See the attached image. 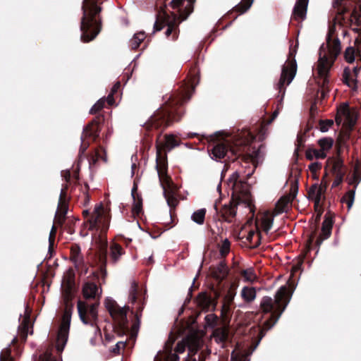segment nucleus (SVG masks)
<instances>
[{
    "instance_id": "nucleus-1",
    "label": "nucleus",
    "mask_w": 361,
    "mask_h": 361,
    "mask_svg": "<svg viewBox=\"0 0 361 361\" xmlns=\"http://www.w3.org/2000/svg\"><path fill=\"white\" fill-rule=\"evenodd\" d=\"M98 0H84L82 6V17L81 18V40L88 42L94 39L101 30L100 22L94 16L102 11V8L97 6Z\"/></svg>"
},
{
    "instance_id": "nucleus-2",
    "label": "nucleus",
    "mask_w": 361,
    "mask_h": 361,
    "mask_svg": "<svg viewBox=\"0 0 361 361\" xmlns=\"http://www.w3.org/2000/svg\"><path fill=\"white\" fill-rule=\"evenodd\" d=\"M293 291L288 290L286 286H282L276 293L274 299L269 296H264L262 298L260 307L262 311L265 313L272 312L270 319L274 320L271 324H269V321L265 322L267 326V330L271 329L279 319L282 313L284 312L287 305H288Z\"/></svg>"
},
{
    "instance_id": "nucleus-3",
    "label": "nucleus",
    "mask_w": 361,
    "mask_h": 361,
    "mask_svg": "<svg viewBox=\"0 0 361 361\" xmlns=\"http://www.w3.org/2000/svg\"><path fill=\"white\" fill-rule=\"evenodd\" d=\"M340 52L341 42L338 38H335L331 40L329 37L326 44H323L320 47L317 71L319 75L324 78V83L328 82L326 76L334 59Z\"/></svg>"
},
{
    "instance_id": "nucleus-4",
    "label": "nucleus",
    "mask_w": 361,
    "mask_h": 361,
    "mask_svg": "<svg viewBox=\"0 0 361 361\" xmlns=\"http://www.w3.org/2000/svg\"><path fill=\"white\" fill-rule=\"evenodd\" d=\"M98 303L89 305L80 300L78 302L77 305L80 320L84 324H89L92 328L95 338L102 336L101 330L97 324L98 319Z\"/></svg>"
},
{
    "instance_id": "nucleus-5",
    "label": "nucleus",
    "mask_w": 361,
    "mask_h": 361,
    "mask_svg": "<svg viewBox=\"0 0 361 361\" xmlns=\"http://www.w3.org/2000/svg\"><path fill=\"white\" fill-rule=\"evenodd\" d=\"M105 307L110 315L118 322L122 328H125L127 323V312L129 307L119 305L113 298H107L105 300Z\"/></svg>"
},
{
    "instance_id": "nucleus-6",
    "label": "nucleus",
    "mask_w": 361,
    "mask_h": 361,
    "mask_svg": "<svg viewBox=\"0 0 361 361\" xmlns=\"http://www.w3.org/2000/svg\"><path fill=\"white\" fill-rule=\"evenodd\" d=\"M109 219L106 214L102 204L94 207L93 214L89 220V230H99L104 231L108 228Z\"/></svg>"
},
{
    "instance_id": "nucleus-7",
    "label": "nucleus",
    "mask_w": 361,
    "mask_h": 361,
    "mask_svg": "<svg viewBox=\"0 0 361 361\" xmlns=\"http://www.w3.org/2000/svg\"><path fill=\"white\" fill-rule=\"evenodd\" d=\"M71 321V313L68 310H66L63 315L61 326L59 330L56 349L59 352L63 350L68 338V332Z\"/></svg>"
},
{
    "instance_id": "nucleus-8",
    "label": "nucleus",
    "mask_w": 361,
    "mask_h": 361,
    "mask_svg": "<svg viewBox=\"0 0 361 361\" xmlns=\"http://www.w3.org/2000/svg\"><path fill=\"white\" fill-rule=\"evenodd\" d=\"M297 72V63L295 60L287 62L282 68L281 75L278 83V88L281 90L285 83L289 85L294 79Z\"/></svg>"
},
{
    "instance_id": "nucleus-9",
    "label": "nucleus",
    "mask_w": 361,
    "mask_h": 361,
    "mask_svg": "<svg viewBox=\"0 0 361 361\" xmlns=\"http://www.w3.org/2000/svg\"><path fill=\"white\" fill-rule=\"evenodd\" d=\"M171 112L168 110L159 111L154 115L152 116L149 120L150 123L158 128L161 124L169 125V118L170 117Z\"/></svg>"
},
{
    "instance_id": "nucleus-10",
    "label": "nucleus",
    "mask_w": 361,
    "mask_h": 361,
    "mask_svg": "<svg viewBox=\"0 0 361 361\" xmlns=\"http://www.w3.org/2000/svg\"><path fill=\"white\" fill-rule=\"evenodd\" d=\"M194 2H195V0H188V4L185 8L186 10L188 11V13L185 16H183V13H180L179 15V16H178L176 14H173V21L168 23V24H167L168 27L165 32V35L166 37H169L171 34V32L173 30V27L176 26V19H180V21H183L187 18L188 16L192 11V5Z\"/></svg>"
},
{
    "instance_id": "nucleus-11",
    "label": "nucleus",
    "mask_w": 361,
    "mask_h": 361,
    "mask_svg": "<svg viewBox=\"0 0 361 361\" xmlns=\"http://www.w3.org/2000/svg\"><path fill=\"white\" fill-rule=\"evenodd\" d=\"M309 0H298L293 8V16L296 19L304 20L306 18Z\"/></svg>"
},
{
    "instance_id": "nucleus-12",
    "label": "nucleus",
    "mask_w": 361,
    "mask_h": 361,
    "mask_svg": "<svg viewBox=\"0 0 361 361\" xmlns=\"http://www.w3.org/2000/svg\"><path fill=\"white\" fill-rule=\"evenodd\" d=\"M228 152L227 146L224 143H218L211 150V158L216 161L223 159Z\"/></svg>"
},
{
    "instance_id": "nucleus-13",
    "label": "nucleus",
    "mask_w": 361,
    "mask_h": 361,
    "mask_svg": "<svg viewBox=\"0 0 361 361\" xmlns=\"http://www.w3.org/2000/svg\"><path fill=\"white\" fill-rule=\"evenodd\" d=\"M98 293L97 286L92 282L85 283L82 286V294L85 299L95 298Z\"/></svg>"
},
{
    "instance_id": "nucleus-14",
    "label": "nucleus",
    "mask_w": 361,
    "mask_h": 361,
    "mask_svg": "<svg viewBox=\"0 0 361 361\" xmlns=\"http://www.w3.org/2000/svg\"><path fill=\"white\" fill-rule=\"evenodd\" d=\"M99 128L97 123L92 121L86 128H83L82 136H83L85 139L92 137L93 140H95L99 136Z\"/></svg>"
},
{
    "instance_id": "nucleus-15",
    "label": "nucleus",
    "mask_w": 361,
    "mask_h": 361,
    "mask_svg": "<svg viewBox=\"0 0 361 361\" xmlns=\"http://www.w3.org/2000/svg\"><path fill=\"white\" fill-rule=\"evenodd\" d=\"M290 195L282 196L276 203L275 215H279L281 213L286 212L288 204L292 202Z\"/></svg>"
},
{
    "instance_id": "nucleus-16",
    "label": "nucleus",
    "mask_w": 361,
    "mask_h": 361,
    "mask_svg": "<svg viewBox=\"0 0 361 361\" xmlns=\"http://www.w3.org/2000/svg\"><path fill=\"white\" fill-rule=\"evenodd\" d=\"M228 273V267L224 262H220L212 271L213 276L219 281L223 280L226 277Z\"/></svg>"
},
{
    "instance_id": "nucleus-17",
    "label": "nucleus",
    "mask_w": 361,
    "mask_h": 361,
    "mask_svg": "<svg viewBox=\"0 0 361 361\" xmlns=\"http://www.w3.org/2000/svg\"><path fill=\"white\" fill-rule=\"evenodd\" d=\"M332 228V221L330 219H326L323 223L322 226V238H319L317 240V244L320 245L323 240L329 238L331 233Z\"/></svg>"
},
{
    "instance_id": "nucleus-18",
    "label": "nucleus",
    "mask_w": 361,
    "mask_h": 361,
    "mask_svg": "<svg viewBox=\"0 0 361 361\" xmlns=\"http://www.w3.org/2000/svg\"><path fill=\"white\" fill-rule=\"evenodd\" d=\"M186 345L191 353H195L202 345V340L197 336H189L186 338Z\"/></svg>"
},
{
    "instance_id": "nucleus-19",
    "label": "nucleus",
    "mask_w": 361,
    "mask_h": 361,
    "mask_svg": "<svg viewBox=\"0 0 361 361\" xmlns=\"http://www.w3.org/2000/svg\"><path fill=\"white\" fill-rule=\"evenodd\" d=\"M67 206L64 197L63 190L61 189L60 196H59V202L58 205V210L56 212V216L58 218L59 221H61V219L63 218L64 216L67 213Z\"/></svg>"
},
{
    "instance_id": "nucleus-20",
    "label": "nucleus",
    "mask_w": 361,
    "mask_h": 361,
    "mask_svg": "<svg viewBox=\"0 0 361 361\" xmlns=\"http://www.w3.org/2000/svg\"><path fill=\"white\" fill-rule=\"evenodd\" d=\"M240 295L244 301L251 302L256 298V290L253 287L244 286L241 290Z\"/></svg>"
},
{
    "instance_id": "nucleus-21",
    "label": "nucleus",
    "mask_w": 361,
    "mask_h": 361,
    "mask_svg": "<svg viewBox=\"0 0 361 361\" xmlns=\"http://www.w3.org/2000/svg\"><path fill=\"white\" fill-rule=\"evenodd\" d=\"M323 188L322 186H319L317 183L313 184L308 189L307 195L309 200H317L322 199V195L323 193Z\"/></svg>"
},
{
    "instance_id": "nucleus-22",
    "label": "nucleus",
    "mask_w": 361,
    "mask_h": 361,
    "mask_svg": "<svg viewBox=\"0 0 361 361\" xmlns=\"http://www.w3.org/2000/svg\"><path fill=\"white\" fill-rule=\"evenodd\" d=\"M110 257L114 263H116L123 254V248L117 243L110 245Z\"/></svg>"
},
{
    "instance_id": "nucleus-23",
    "label": "nucleus",
    "mask_w": 361,
    "mask_h": 361,
    "mask_svg": "<svg viewBox=\"0 0 361 361\" xmlns=\"http://www.w3.org/2000/svg\"><path fill=\"white\" fill-rule=\"evenodd\" d=\"M275 213L273 216H270L269 212H266L262 218V228L266 233H268L272 228Z\"/></svg>"
},
{
    "instance_id": "nucleus-24",
    "label": "nucleus",
    "mask_w": 361,
    "mask_h": 361,
    "mask_svg": "<svg viewBox=\"0 0 361 361\" xmlns=\"http://www.w3.org/2000/svg\"><path fill=\"white\" fill-rule=\"evenodd\" d=\"M305 157L308 160L324 159L326 157V153L320 149L309 148L305 152Z\"/></svg>"
},
{
    "instance_id": "nucleus-25",
    "label": "nucleus",
    "mask_w": 361,
    "mask_h": 361,
    "mask_svg": "<svg viewBox=\"0 0 361 361\" xmlns=\"http://www.w3.org/2000/svg\"><path fill=\"white\" fill-rule=\"evenodd\" d=\"M265 154V147L262 145L257 149H254L251 154L252 161L255 163L262 162Z\"/></svg>"
},
{
    "instance_id": "nucleus-26",
    "label": "nucleus",
    "mask_w": 361,
    "mask_h": 361,
    "mask_svg": "<svg viewBox=\"0 0 361 361\" xmlns=\"http://www.w3.org/2000/svg\"><path fill=\"white\" fill-rule=\"evenodd\" d=\"M317 142L320 147L319 149L326 153L333 147L334 140L331 137H326L319 139Z\"/></svg>"
},
{
    "instance_id": "nucleus-27",
    "label": "nucleus",
    "mask_w": 361,
    "mask_h": 361,
    "mask_svg": "<svg viewBox=\"0 0 361 361\" xmlns=\"http://www.w3.org/2000/svg\"><path fill=\"white\" fill-rule=\"evenodd\" d=\"M205 214V209H200L192 214L191 219L197 224L202 225L204 221Z\"/></svg>"
},
{
    "instance_id": "nucleus-28",
    "label": "nucleus",
    "mask_w": 361,
    "mask_h": 361,
    "mask_svg": "<svg viewBox=\"0 0 361 361\" xmlns=\"http://www.w3.org/2000/svg\"><path fill=\"white\" fill-rule=\"evenodd\" d=\"M228 333L226 329H218L213 334L214 341L219 344H223L227 339Z\"/></svg>"
},
{
    "instance_id": "nucleus-29",
    "label": "nucleus",
    "mask_w": 361,
    "mask_h": 361,
    "mask_svg": "<svg viewBox=\"0 0 361 361\" xmlns=\"http://www.w3.org/2000/svg\"><path fill=\"white\" fill-rule=\"evenodd\" d=\"M145 39V33L144 32H139L135 33L134 36L130 39V46L132 49H136L139 47L140 44Z\"/></svg>"
},
{
    "instance_id": "nucleus-30",
    "label": "nucleus",
    "mask_w": 361,
    "mask_h": 361,
    "mask_svg": "<svg viewBox=\"0 0 361 361\" xmlns=\"http://www.w3.org/2000/svg\"><path fill=\"white\" fill-rule=\"evenodd\" d=\"M239 173L238 171L233 172L227 180V183L228 187H230L233 190H237V187L238 184H242L243 182L239 180Z\"/></svg>"
},
{
    "instance_id": "nucleus-31",
    "label": "nucleus",
    "mask_w": 361,
    "mask_h": 361,
    "mask_svg": "<svg viewBox=\"0 0 361 361\" xmlns=\"http://www.w3.org/2000/svg\"><path fill=\"white\" fill-rule=\"evenodd\" d=\"M29 322V315H26L23 318L21 324L19 326L20 334L25 341L26 340L28 334Z\"/></svg>"
},
{
    "instance_id": "nucleus-32",
    "label": "nucleus",
    "mask_w": 361,
    "mask_h": 361,
    "mask_svg": "<svg viewBox=\"0 0 361 361\" xmlns=\"http://www.w3.org/2000/svg\"><path fill=\"white\" fill-rule=\"evenodd\" d=\"M254 0H245L235 6V10L240 14L245 13L252 6Z\"/></svg>"
},
{
    "instance_id": "nucleus-33",
    "label": "nucleus",
    "mask_w": 361,
    "mask_h": 361,
    "mask_svg": "<svg viewBox=\"0 0 361 361\" xmlns=\"http://www.w3.org/2000/svg\"><path fill=\"white\" fill-rule=\"evenodd\" d=\"M355 195V189L349 190L343 197L342 201H345L348 204V210L352 207Z\"/></svg>"
},
{
    "instance_id": "nucleus-34",
    "label": "nucleus",
    "mask_w": 361,
    "mask_h": 361,
    "mask_svg": "<svg viewBox=\"0 0 361 361\" xmlns=\"http://www.w3.org/2000/svg\"><path fill=\"white\" fill-rule=\"evenodd\" d=\"M341 116L346 117V118L350 117V112L347 107L344 106L338 111V114L335 118V122L338 126H340L342 123Z\"/></svg>"
},
{
    "instance_id": "nucleus-35",
    "label": "nucleus",
    "mask_w": 361,
    "mask_h": 361,
    "mask_svg": "<svg viewBox=\"0 0 361 361\" xmlns=\"http://www.w3.org/2000/svg\"><path fill=\"white\" fill-rule=\"evenodd\" d=\"M344 57L345 61L348 63H353L354 62L355 59V49L353 47H348L346 48L345 53H344Z\"/></svg>"
},
{
    "instance_id": "nucleus-36",
    "label": "nucleus",
    "mask_w": 361,
    "mask_h": 361,
    "mask_svg": "<svg viewBox=\"0 0 361 361\" xmlns=\"http://www.w3.org/2000/svg\"><path fill=\"white\" fill-rule=\"evenodd\" d=\"M242 274L245 280L249 282H253L257 278L255 271L252 268L243 270Z\"/></svg>"
},
{
    "instance_id": "nucleus-37",
    "label": "nucleus",
    "mask_w": 361,
    "mask_h": 361,
    "mask_svg": "<svg viewBox=\"0 0 361 361\" xmlns=\"http://www.w3.org/2000/svg\"><path fill=\"white\" fill-rule=\"evenodd\" d=\"M166 145L169 150L179 145V142L173 135H169L166 137Z\"/></svg>"
},
{
    "instance_id": "nucleus-38",
    "label": "nucleus",
    "mask_w": 361,
    "mask_h": 361,
    "mask_svg": "<svg viewBox=\"0 0 361 361\" xmlns=\"http://www.w3.org/2000/svg\"><path fill=\"white\" fill-rule=\"evenodd\" d=\"M334 124V121L331 119H328L325 121L321 120L319 121V130L322 133L327 132L330 127Z\"/></svg>"
},
{
    "instance_id": "nucleus-39",
    "label": "nucleus",
    "mask_w": 361,
    "mask_h": 361,
    "mask_svg": "<svg viewBox=\"0 0 361 361\" xmlns=\"http://www.w3.org/2000/svg\"><path fill=\"white\" fill-rule=\"evenodd\" d=\"M131 195L134 200V205L133 207V212L134 214H139L140 212L142 211V200L139 199L137 202L135 199L134 196V188L132 190Z\"/></svg>"
},
{
    "instance_id": "nucleus-40",
    "label": "nucleus",
    "mask_w": 361,
    "mask_h": 361,
    "mask_svg": "<svg viewBox=\"0 0 361 361\" xmlns=\"http://www.w3.org/2000/svg\"><path fill=\"white\" fill-rule=\"evenodd\" d=\"M352 75L351 69L346 67L343 70V82L345 85H347L348 87H351V82H350V78Z\"/></svg>"
},
{
    "instance_id": "nucleus-41",
    "label": "nucleus",
    "mask_w": 361,
    "mask_h": 361,
    "mask_svg": "<svg viewBox=\"0 0 361 361\" xmlns=\"http://www.w3.org/2000/svg\"><path fill=\"white\" fill-rule=\"evenodd\" d=\"M137 299V285L135 283H132L129 289V300L134 303Z\"/></svg>"
},
{
    "instance_id": "nucleus-42",
    "label": "nucleus",
    "mask_w": 361,
    "mask_h": 361,
    "mask_svg": "<svg viewBox=\"0 0 361 361\" xmlns=\"http://www.w3.org/2000/svg\"><path fill=\"white\" fill-rule=\"evenodd\" d=\"M105 100L104 99H99L90 109V113L93 114L102 109L104 106Z\"/></svg>"
},
{
    "instance_id": "nucleus-43",
    "label": "nucleus",
    "mask_w": 361,
    "mask_h": 361,
    "mask_svg": "<svg viewBox=\"0 0 361 361\" xmlns=\"http://www.w3.org/2000/svg\"><path fill=\"white\" fill-rule=\"evenodd\" d=\"M230 242L228 239H225L221 246L220 253L221 255H225L229 252Z\"/></svg>"
},
{
    "instance_id": "nucleus-44",
    "label": "nucleus",
    "mask_w": 361,
    "mask_h": 361,
    "mask_svg": "<svg viewBox=\"0 0 361 361\" xmlns=\"http://www.w3.org/2000/svg\"><path fill=\"white\" fill-rule=\"evenodd\" d=\"M235 293H233L230 290L228 291L224 298L225 304L224 305V307H225L226 305L228 306L233 302V300L235 298Z\"/></svg>"
},
{
    "instance_id": "nucleus-45",
    "label": "nucleus",
    "mask_w": 361,
    "mask_h": 361,
    "mask_svg": "<svg viewBox=\"0 0 361 361\" xmlns=\"http://www.w3.org/2000/svg\"><path fill=\"white\" fill-rule=\"evenodd\" d=\"M298 192V181L295 180V182L292 185L290 194H288V195H290L293 200L296 197Z\"/></svg>"
},
{
    "instance_id": "nucleus-46",
    "label": "nucleus",
    "mask_w": 361,
    "mask_h": 361,
    "mask_svg": "<svg viewBox=\"0 0 361 361\" xmlns=\"http://www.w3.org/2000/svg\"><path fill=\"white\" fill-rule=\"evenodd\" d=\"M231 361H250L246 355H234V352L231 354Z\"/></svg>"
},
{
    "instance_id": "nucleus-47",
    "label": "nucleus",
    "mask_w": 361,
    "mask_h": 361,
    "mask_svg": "<svg viewBox=\"0 0 361 361\" xmlns=\"http://www.w3.org/2000/svg\"><path fill=\"white\" fill-rule=\"evenodd\" d=\"M308 168L312 173H314L322 168V163L319 161L313 162L309 166Z\"/></svg>"
},
{
    "instance_id": "nucleus-48",
    "label": "nucleus",
    "mask_w": 361,
    "mask_h": 361,
    "mask_svg": "<svg viewBox=\"0 0 361 361\" xmlns=\"http://www.w3.org/2000/svg\"><path fill=\"white\" fill-rule=\"evenodd\" d=\"M0 361H12V357L9 355V350H6L5 352H2L0 355Z\"/></svg>"
},
{
    "instance_id": "nucleus-49",
    "label": "nucleus",
    "mask_w": 361,
    "mask_h": 361,
    "mask_svg": "<svg viewBox=\"0 0 361 361\" xmlns=\"http://www.w3.org/2000/svg\"><path fill=\"white\" fill-rule=\"evenodd\" d=\"M80 139H81V146L80 148V154H84L85 152L86 151V149H87V147L89 146V142H85V139L83 137V136H81Z\"/></svg>"
},
{
    "instance_id": "nucleus-50",
    "label": "nucleus",
    "mask_w": 361,
    "mask_h": 361,
    "mask_svg": "<svg viewBox=\"0 0 361 361\" xmlns=\"http://www.w3.org/2000/svg\"><path fill=\"white\" fill-rule=\"evenodd\" d=\"M126 345V342L123 341H118L116 343L115 347L112 349V351L114 353H119L120 350L121 348H123Z\"/></svg>"
},
{
    "instance_id": "nucleus-51",
    "label": "nucleus",
    "mask_w": 361,
    "mask_h": 361,
    "mask_svg": "<svg viewBox=\"0 0 361 361\" xmlns=\"http://www.w3.org/2000/svg\"><path fill=\"white\" fill-rule=\"evenodd\" d=\"M183 4V0H171L169 3L171 7L173 9L179 8Z\"/></svg>"
},
{
    "instance_id": "nucleus-52",
    "label": "nucleus",
    "mask_w": 361,
    "mask_h": 361,
    "mask_svg": "<svg viewBox=\"0 0 361 361\" xmlns=\"http://www.w3.org/2000/svg\"><path fill=\"white\" fill-rule=\"evenodd\" d=\"M157 173H158V176L159 177V180L161 182V184L162 185V188H163V190H164V197H166V202H167V204L169 206H171V202H170V200L169 198L166 197V189H165V187L164 186L163 183H162V180H161V175H160V173L159 171H157Z\"/></svg>"
},
{
    "instance_id": "nucleus-53",
    "label": "nucleus",
    "mask_w": 361,
    "mask_h": 361,
    "mask_svg": "<svg viewBox=\"0 0 361 361\" xmlns=\"http://www.w3.org/2000/svg\"><path fill=\"white\" fill-rule=\"evenodd\" d=\"M121 87V83L119 82H117L116 83H115V85L112 87L111 88V94H115L116 92H118V90H119Z\"/></svg>"
},
{
    "instance_id": "nucleus-54",
    "label": "nucleus",
    "mask_w": 361,
    "mask_h": 361,
    "mask_svg": "<svg viewBox=\"0 0 361 361\" xmlns=\"http://www.w3.org/2000/svg\"><path fill=\"white\" fill-rule=\"evenodd\" d=\"M106 101H107V102H108L110 105L114 104V94L110 93V94L107 96Z\"/></svg>"
},
{
    "instance_id": "nucleus-55",
    "label": "nucleus",
    "mask_w": 361,
    "mask_h": 361,
    "mask_svg": "<svg viewBox=\"0 0 361 361\" xmlns=\"http://www.w3.org/2000/svg\"><path fill=\"white\" fill-rule=\"evenodd\" d=\"M162 28H163V26H159V24H158L157 20H156L154 22V31H153V33H154L155 32L161 30Z\"/></svg>"
},
{
    "instance_id": "nucleus-56",
    "label": "nucleus",
    "mask_w": 361,
    "mask_h": 361,
    "mask_svg": "<svg viewBox=\"0 0 361 361\" xmlns=\"http://www.w3.org/2000/svg\"><path fill=\"white\" fill-rule=\"evenodd\" d=\"M62 176L64 177L66 181H68L71 178V173L68 171L62 172Z\"/></svg>"
},
{
    "instance_id": "nucleus-57",
    "label": "nucleus",
    "mask_w": 361,
    "mask_h": 361,
    "mask_svg": "<svg viewBox=\"0 0 361 361\" xmlns=\"http://www.w3.org/2000/svg\"><path fill=\"white\" fill-rule=\"evenodd\" d=\"M176 350L178 353H183L185 350V348L181 343H178Z\"/></svg>"
},
{
    "instance_id": "nucleus-58",
    "label": "nucleus",
    "mask_w": 361,
    "mask_h": 361,
    "mask_svg": "<svg viewBox=\"0 0 361 361\" xmlns=\"http://www.w3.org/2000/svg\"><path fill=\"white\" fill-rule=\"evenodd\" d=\"M352 75H355V78H357L358 72L360 71V68L357 66L354 67L351 69Z\"/></svg>"
},
{
    "instance_id": "nucleus-59",
    "label": "nucleus",
    "mask_w": 361,
    "mask_h": 361,
    "mask_svg": "<svg viewBox=\"0 0 361 361\" xmlns=\"http://www.w3.org/2000/svg\"><path fill=\"white\" fill-rule=\"evenodd\" d=\"M137 324H134L133 326V331L135 333V334L137 332L138 327H139V325H140V320H139V318L137 317Z\"/></svg>"
},
{
    "instance_id": "nucleus-60",
    "label": "nucleus",
    "mask_w": 361,
    "mask_h": 361,
    "mask_svg": "<svg viewBox=\"0 0 361 361\" xmlns=\"http://www.w3.org/2000/svg\"><path fill=\"white\" fill-rule=\"evenodd\" d=\"M342 163L340 161H337L334 164V169L335 171L338 170L340 167H341Z\"/></svg>"
},
{
    "instance_id": "nucleus-61",
    "label": "nucleus",
    "mask_w": 361,
    "mask_h": 361,
    "mask_svg": "<svg viewBox=\"0 0 361 361\" xmlns=\"http://www.w3.org/2000/svg\"><path fill=\"white\" fill-rule=\"evenodd\" d=\"M264 334H265V333H264V332H263L262 331H261V332H260V336H259V338L258 339V341H257V342L256 345H255V347H254L253 350H255V349L257 348V346L259 345V343L260 341H261V340H262V338L264 336Z\"/></svg>"
},
{
    "instance_id": "nucleus-62",
    "label": "nucleus",
    "mask_w": 361,
    "mask_h": 361,
    "mask_svg": "<svg viewBox=\"0 0 361 361\" xmlns=\"http://www.w3.org/2000/svg\"><path fill=\"white\" fill-rule=\"evenodd\" d=\"M342 181L341 177H338L337 179L333 183L332 187L338 185Z\"/></svg>"
},
{
    "instance_id": "nucleus-63",
    "label": "nucleus",
    "mask_w": 361,
    "mask_h": 361,
    "mask_svg": "<svg viewBox=\"0 0 361 361\" xmlns=\"http://www.w3.org/2000/svg\"><path fill=\"white\" fill-rule=\"evenodd\" d=\"M54 233H55V228H54V226H52L51 230V232H50L49 239V247L51 245V235H54Z\"/></svg>"
},
{
    "instance_id": "nucleus-64",
    "label": "nucleus",
    "mask_w": 361,
    "mask_h": 361,
    "mask_svg": "<svg viewBox=\"0 0 361 361\" xmlns=\"http://www.w3.org/2000/svg\"><path fill=\"white\" fill-rule=\"evenodd\" d=\"M171 361H179V357L176 354H173L171 357Z\"/></svg>"
}]
</instances>
